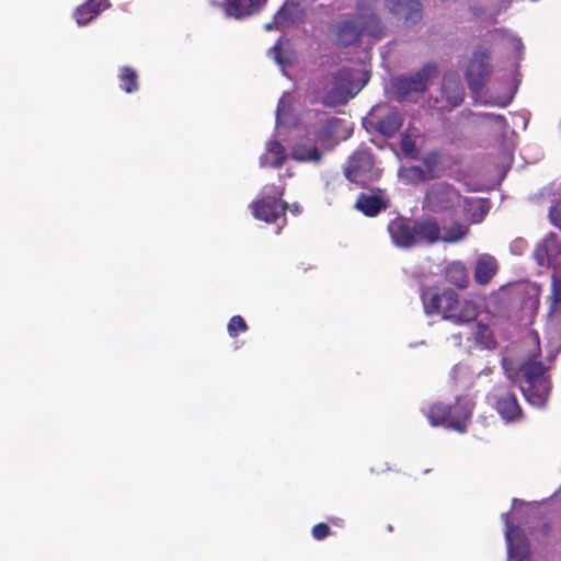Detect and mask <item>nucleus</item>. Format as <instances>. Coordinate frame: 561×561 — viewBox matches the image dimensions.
Instances as JSON below:
<instances>
[{"instance_id":"nucleus-9","label":"nucleus","mask_w":561,"mask_h":561,"mask_svg":"<svg viewBox=\"0 0 561 561\" xmlns=\"http://www.w3.org/2000/svg\"><path fill=\"white\" fill-rule=\"evenodd\" d=\"M351 98V70H339L331 80V84L322 96V104L327 107L345 105Z\"/></svg>"},{"instance_id":"nucleus-23","label":"nucleus","mask_w":561,"mask_h":561,"mask_svg":"<svg viewBox=\"0 0 561 561\" xmlns=\"http://www.w3.org/2000/svg\"><path fill=\"white\" fill-rule=\"evenodd\" d=\"M473 339L478 346L483 350H495L497 341L489 325L478 322L474 327Z\"/></svg>"},{"instance_id":"nucleus-6","label":"nucleus","mask_w":561,"mask_h":561,"mask_svg":"<svg viewBox=\"0 0 561 561\" xmlns=\"http://www.w3.org/2000/svg\"><path fill=\"white\" fill-rule=\"evenodd\" d=\"M492 404L506 423L519 422L524 419L522 407L515 392L508 387L497 386L492 393Z\"/></svg>"},{"instance_id":"nucleus-10","label":"nucleus","mask_w":561,"mask_h":561,"mask_svg":"<svg viewBox=\"0 0 561 561\" xmlns=\"http://www.w3.org/2000/svg\"><path fill=\"white\" fill-rule=\"evenodd\" d=\"M414 218L399 216L388 225V231L392 242L403 249L415 247Z\"/></svg>"},{"instance_id":"nucleus-21","label":"nucleus","mask_w":561,"mask_h":561,"mask_svg":"<svg viewBox=\"0 0 561 561\" xmlns=\"http://www.w3.org/2000/svg\"><path fill=\"white\" fill-rule=\"evenodd\" d=\"M444 276L449 284L460 289L469 284L468 270L460 261L450 262L445 268Z\"/></svg>"},{"instance_id":"nucleus-27","label":"nucleus","mask_w":561,"mask_h":561,"mask_svg":"<svg viewBox=\"0 0 561 561\" xmlns=\"http://www.w3.org/2000/svg\"><path fill=\"white\" fill-rule=\"evenodd\" d=\"M440 162L442 154L438 150L427 151L422 158L424 170L428 172L433 180L439 176L437 171Z\"/></svg>"},{"instance_id":"nucleus-20","label":"nucleus","mask_w":561,"mask_h":561,"mask_svg":"<svg viewBox=\"0 0 561 561\" xmlns=\"http://www.w3.org/2000/svg\"><path fill=\"white\" fill-rule=\"evenodd\" d=\"M461 205L465 216L472 224L481 222L488 214V206L484 199L462 196Z\"/></svg>"},{"instance_id":"nucleus-38","label":"nucleus","mask_w":561,"mask_h":561,"mask_svg":"<svg viewBox=\"0 0 561 561\" xmlns=\"http://www.w3.org/2000/svg\"><path fill=\"white\" fill-rule=\"evenodd\" d=\"M284 26L279 24V22L277 20H275V16H273V20L268 23H266L264 25V30L270 32V31H273V30H279V28H283Z\"/></svg>"},{"instance_id":"nucleus-7","label":"nucleus","mask_w":561,"mask_h":561,"mask_svg":"<svg viewBox=\"0 0 561 561\" xmlns=\"http://www.w3.org/2000/svg\"><path fill=\"white\" fill-rule=\"evenodd\" d=\"M283 192L274 190L273 195H265L251 204L253 216L267 224L276 222L278 218L285 219L288 204L282 201Z\"/></svg>"},{"instance_id":"nucleus-15","label":"nucleus","mask_w":561,"mask_h":561,"mask_svg":"<svg viewBox=\"0 0 561 561\" xmlns=\"http://www.w3.org/2000/svg\"><path fill=\"white\" fill-rule=\"evenodd\" d=\"M110 7V0H87L75 10L73 18L78 25L84 26Z\"/></svg>"},{"instance_id":"nucleus-22","label":"nucleus","mask_w":561,"mask_h":561,"mask_svg":"<svg viewBox=\"0 0 561 561\" xmlns=\"http://www.w3.org/2000/svg\"><path fill=\"white\" fill-rule=\"evenodd\" d=\"M267 154H272L273 160L267 156L261 158L262 167L280 168L287 159L284 146L278 140H270L266 145Z\"/></svg>"},{"instance_id":"nucleus-19","label":"nucleus","mask_w":561,"mask_h":561,"mask_svg":"<svg viewBox=\"0 0 561 561\" xmlns=\"http://www.w3.org/2000/svg\"><path fill=\"white\" fill-rule=\"evenodd\" d=\"M519 528L511 526L506 523L505 539L507 545V551L512 557H518L523 559L528 553V545L525 538H519Z\"/></svg>"},{"instance_id":"nucleus-39","label":"nucleus","mask_w":561,"mask_h":561,"mask_svg":"<svg viewBox=\"0 0 561 561\" xmlns=\"http://www.w3.org/2000/svg\"><path fill=\"white\" fill-rule=\"evenodd\" d=\"M344 175L347 180L351 181V167L344 168Z\"/></svg>"},{"instance_id":"nucleus-33","label":"nucleus","mask_w":561,"mask_h":561,"mask_svg":"<svg viewBox=\"0 0 561 561\" xmlns=\"http://www.w3.org/2000/svg\"><path fill=\"white\" fill-rule=\"evenodd\" d=\"M311 535L316 540H323L330 535V527L325 523H319L312 527Z\"/></svg>"},{"instance_id":"nucleus-14","label":"nucleus","mask_w":561,"mask_h":561,"mask_svg":"<svg viewBox=\"0 0 561 561\" xmlns=\"http://www.w3.org/2000/svg\"><path fill=\"white\" fill-rule=\"evenodd\" d=\"M328 38L336 47H348L351 45V18L343 15L332 21L328 27Z\"/></svg>"},{"instance_id":"nucleus-5","label":"nucleus","mask_w":561,"mask_h":561,"mask_svg":"<svg viewBox=\"0 0 561 561\" xmlns=\"http://www.w3.org/2000/svg\"><path fill=\"white\" fill-rule=\"evenodd\" d=\"M492 73L490 53L486 48H478L473 51L465 72V79L471 92L479 94L484 89Z\"/></svg>"},{"instance_id":"nucleus-8","label":"nucleus","mask_w":561,"mask_h":561,"mask_svg":"<svg viewBox=\"0 0 561 561\" xmlns=\"http://www.w3.org/2000/svg\"><path fill=\"white\" fill-rule=\"evenodd\" d=\"M442 104L438 99L434 101V107L439 112H449L459 106L465 99V89L459 76L454 72H447L442 81Z\"/></svg>"},{"instance_id":"nucleus-25","label":"nucleus","mask_w":561,"mask_h":561,"mask_svg":"<svg viewBox=\"0 0 561 561\" xmlns=\"http://www.w3.org/2000/svg\"><path fill=\"white\" fill-rule=\"evenodd\" d=\"M469 234V227L459 221H454L440 233V241L445 243H457Z\"/></svg>"},{"instance_id":"nucleus-36","label":"nucleus","mask_w":561,"mask_h":561,"mask_svg":"<svg viewBox=\"0 0 561 561\" xmlns=\"http://www.w3.org/2000/svg\"><path fill=\"white\" fill-rule=\"evenodd\" d=\"M482 117L491 119L496 123L505 124L506 119L503 115L500 114H493V113H483L481 114Z\"/></svg>"},{"instance_id":"nucleus-1","label":"nucleus","mask_w":561,"mask_h":561,"mask_svg":"<svg viewBox=\"0 0 561 561\" xmlns=\"http://www.w3.org/2000/svg\"><path fill=\"white\" fill-rule=\"evenodd\" d=\"M421 299L427 316H442L444 320L456 325L472 322L479 314V307L474 301L459 300V295L450 288H425L422 290Z\"/></svg>"},{"instance_id":"nucleus-24","label":"nucleus","mask_w":561,"mask_h":561,"mask_svg":"<svg viewBox=\"0 0 561 561\" xmlns=\"http://www.w3.org/2000/svg\"><path fill=\"white\" fill-rule=\"evenodd\" d=\"M118 79L121 89L126 93H134L139 90V76L134 68L129 66L122 67L119 70Z\"/></svg>"},{"instance_id":"nucleus-18","label":"nucleus","mask_w":561,"mask_h":561,"mask_svg":"<svg viewBox=\"0 0 561 561\" xmlns=\"http://www.w3.org/2000/svg\"><path fill=\"white\" fill-rule=\"evenodd\" d=\"M523 376L531 387H541L547 392L546 366L541 362H526Z\"/></svg>"},{"instance_id":"nucleus-34","label":"nucleus","mask_w":561,"mask_h":561,"mask_svg":"<svg viewBox=\"0 0 561 561\" xmlns=\"http://www.w3.org/2000/svg\"><path fill=\"white\" fill-rule=\"evenodd\" d=\"M549 217L551 222L556 226L561 228V206L560 205H553L549 209Z\"/></svg>"},{"instance_id":"nucleus-12","label":"nucleus","mask_w":561,"mask_h":561,"mask_svg":"<svg viewBox=\"0 0 561 561\" xmlns=\"http://www.w3.org/2000/svg\"><path fill=\"white\" fill-rule=\"evenodd\" d=\"M389 203L382 195V192L360 193L355 202L354 207L367 217H375L381 210L388 208Z\"/></svg>"},{"instance_id":"nucleus-11","label":"nucleus","mask_w":561,"mask_h":561,"mask_svg":"<svg viewBox=\"0 0 561 561\" xmlns=\"http://www.w3.org/2000/svg\"><path fill=\"white\" fill-rule=\"evenodd\" d=\"M415 245H432L440 241L442 228L438 220L432 216L414 218Z\"/></svg>"},{"instance_id":"nucleus-16","label":"nucleus","mask_w":561,"mask_h":561,"mask_svg":"<svg viewBox=\"0 0 561 561\" xmlns=\"http://www.w3.org/2000/svg\"><path fill=\"white\" fill-rule=\"evenodd\" d=\"M499 270L496 259L488 253H483L478 256L474 266V282L478 285H486L495 276Z\"/></svg>"},{"instance_id":"nucleus-31","label":"nucleus","mask_w":561,"mask_h":561,"mask_svg":"<svg viewBox=\"0 0 561 561\" xmlns=\"http://www.w3.org/2000/svg\"><path fill=\"white\" fill-rule=\"evenodd\" d=\"M407 176L415 182V183H423L430 180H433L432 176L424 170V168L419 165H412L409 167L405 171Z\"/></svg>"},{"instance_id":"nucleus-35","label":"nucleus","mask_w":561,"mask_h":561,"mask_svg":"<svg viewBox=\"0 0 561 561\" xmlns=\"http://www.w3.org/2000/svg\"><path fill=\"white\" fill-rule=\"evenodd\" d=\"M369 79H370V72L368 70H363L360 83L355 84V82L353 81V89L356 88V90L353 91V98L356 95V93H358L366 85V83L369 81Z\"/></svg>"},{"instance_id":"nucleus-26","label":"nucleus","mask_w":561,"mask_h":561,"mask_svg":"<svg viewBox=\"0 0 561 561\" xmlns=\"http://www.w3.org/2000/svg\"><path fill=\"white\" fill-rule=\"evenodd\" d=\"M291 157L299 162H319L321 152L316 146L296 145L293 148Z\"/></svg>"},{"instance_id":"nucleus-28","label":"nucleus","mask_w":561,"mask_h":561,"mask_svg":"<svg viewBox=\"0 0 561 561\" xmlns=\"http://www.w3.org/2000/svg\"><path fill=\"white\" fill-rule=\"evenodd\" d=\"M294 11V5H288L285 3L274 14L275 20H277L284 27L289 26L295 23Z\"/></svg>"},{"instance_id":"nucleus-40","label":"nucleus","mask_w":561,"mask_h":561,"mask_svg":"<svg viewBox=\"0 0 561 561\" xmlns=\"http://www.w3.org/2000/svg\"><path fill=\"white\" fill-rule=\"evenodd\" d=\"M533 335H534V340L536 341V343H538L539 342L538 333L534 332Z\"/></svg>"},{"instance_id":"nucleus-4","label":"nucleus","mask_w":561,"mask_h":561,"mask_svg":"<svg viewBox=\"0 0 561 561\" xmlns=\"http://www.w3.org/2000/svg\"><path fill=\"white\" fill-rule=\"evenodd\" d=\"M437 73V66L433 62H427L417 71L394 78L392 81V90L396 100L405 102L411 100L413 95L425 92L430 80L436 77Z\"/></svg>"},{"instance_id":"nucleus-2","label":"nucleus","mask_w":561,"mask_h":561,"mask_svg":"<svg viewBox=\"0 0 561 561\" xmlns=\"http://www.w3.org/2000/svg\"><path fill=\"white\" fill-rule=\"evenodd\" d=\"M473 402L466 397H457L454 403L435 402L430 405L426 416L432 426H446L465 433L471 421Z\"/></svg>"},{"instance_id":"nucleus-17","label":"nucleus","mask_w":561,"mask_h":561,"mask_svg":"<svg viewBox=\"0 0 561 561\" xmlns=\"http://www.w3.org/2000/svg\"><path fill=\"white\" fill-rule=\"evenodd\" d=\"M371 121L375 129L386 137H393L400 130L403 123L401 115L394 110L388 111L381 117L371 115Z\"/></svg>"},{"instance_id":"nucleus-30","label":"nucleus","mask_w":561,"mask_h":561,"mask_svg":"<svg viewBox=\"0 0 561 561\" xmlns=\"http://www.w3.org/2000/svg\"><path fill=\"white\" fill-rule=\"evenodd\" d=\"M248 324L241 316H233L227 325L228 333L231 337H237L240 333L248 331Z\"/></svg>"},{"instance_id":"nucleus-41","label":"nucleus","mask_w":561,"mask_h":561,"mask_svg":"<svg viewBox=\"0 0 561 561\" xmlns=\"http://www.w3.org/2000/svg\"><path fill=\"white\" fill-rule=\"evenodd\" d=\"M387 530H388V531H392V530H393L392 525H388V526H387Z\"/></svg>"},{"instance_id":"nucleus-13","label":"nucleus","mask_w":561,"mask_h":561,"mask_svg":"<svg viewBox=\"0 0 561 561\" xmlns=\"http://www.w3.org/2000/svg\"><path fill=\"white\" fill-rule=\"evenodd\" d=\"M266 3L267 0H225L224 9L227 15L242 19L259 13Z\"/></svg>"},{"instance_id":"nucleus-3","label":"nucleus","mask_w":561,"mask_h":561,"mask_svg":"<svg viewBox=\"0 0 561 561\" xmlns=\"http://www.w3.org/2000/svg\"><path fill=\"white\" fill-rule=\"evenodd\" d=\"M462 195L448 182L430 185L422 201V209L433 214H454L461 206Z\"/></svg>"},{"instance_id":"nucleus-29","label":"nucleus","mask_w":561,"mask_h":561,"mask_svg":"<svg viewBox=\"0 0 561 561\" xmlns=\"http://www.w3.org/2000/svg\"><path fill=\"white\" fill-rule=\"evenodd\" d=\"M283 37H279L276 43L267 50V56L273 58L277 65L285 67L290 64V60L284 57L283 54Z\"/></svg>"},{"instance_id":"nucleus-37","label":"nucleus","mask_w":561,"mask_h":561,"mask_svg":"<svg viewBox=\"0 0 561 561\" xmlns=\"http://www.w3.org/2000/svg\"><path fill=\"white\" fill-rule=\"evenodd\" d=\"M352 159H353V163L355 162L356 159H365V162L367 165H371V159H370V156L366 154V153H362V152H356L352 156ZM355 171V165L353 164V172Z\"/></svg>"},{"instance_id":"nucleus-32","label":"nucleus","mask_w":561,"mask_h":561,"mask_svg":"<svg viewBox=\"0 0 561 561\" xmlns=\"http://www.w3.org/2000/svg\"><path fill=\"white\" fill-rule=\"evenodd\" d=\"M401 149L403 153L412 159H416L419 154V149L414 140H412L409 136H403L401 140Z\"/></svg>"}]
</instances>
